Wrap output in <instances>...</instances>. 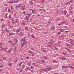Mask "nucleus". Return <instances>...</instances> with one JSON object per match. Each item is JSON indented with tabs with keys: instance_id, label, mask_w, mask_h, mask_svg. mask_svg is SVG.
Instances as JSON below:
<instances>
[{
	"instance_id": "nucleus-1",
	"label": "nucleus",
	"mask_w": 74,
	"mask_h": 74,
	"mask_svg": "<svg viewBox=\"0 0 74 74\" xmlns=\"http://www.w3.org/2000/svg\"><path fill=\"white\" fill-rule=\"evenodd\" d=\"M26 44H27V41H26V38H25L23 43L22 44L21 47H23L24 45H25Z\"/></svg>"
},
{
	"instance_id": "nucleus-2",
	"label": "nucleus",
	"mask_w": 74,
	"mask_h": 74,
	"mask_svg": "<svg viewBox=\"0 0 74 74\" xmlns=\"http://www.w3.org/2000/svg\"><path fill=\"white\" fill-rule=\"evenodd\" d=\"M22 31V30L20 28H18L17 29V30H16V33L17 34H18L19 33V32H21Z\"/></svg>"
},
{
	"instance_id": "nucleus-3",
	"label": "nucleus",
	"mask_w": 74,
	"mask_h": 74,
	"mask_svg": "<svg viewBox=\"0 0 74 74\" xmlns=\"http://www.w3.org/2000/svg\"><path fill=\"white\" fill-rule=\"evenodd\" d=\"M51 41H52L49 42L48 43L49 44H50V45H52V44H53V43H54V42H53V40H51Z\"/></svg>"
},
{
	"instance_id": "nucleus-4",
	"label": "nucleus",
	"mask_w": 74,
	"mask_h": 74,
	"mask_svg": "<svg viewBox=\"0 0 74 74\" xmlns=\"http://www.w3.org/2000/svg\"><path fill=\"white\" fill-rule=\"evenodd\" d=\"M18 35H19V36H21V37H22V36H23L24 35V34L22 32H21L18 34Z\"/></svg>"
},
{
	"instance_id": "nucleus-5",
	"label": "nucleus",
	"mask_w": 74,
	"mask_h": 74,
	"mask_svg": "<svg viewBox=\"0 0 74 74\" xmlns=\"http://www.w3.org/2000/svg\"><path fill=\"white\" fill-rule=\"evenodd\" d=\"M13 1V3H19V1L18 0H17V1L14 0Z\"/></svg>"
},
{
	"instance_id": "nucleus-6",
	"label": "nucleus",
	"mask_w": 74,
	"mask_h": 74,
	"mask_svg": "<svg viewBox=\"0 0 74 74\" xmlns=\"http://www.w3.org/2000/svg\"><path fill=\"white\" fill-rule=\"evenodd\" d=\"M17 8H19V7H22V5H21L19 4L18 5H17Z\"/></svg>"
},
{
	"instance_id": "nucleus-7",
	"label": "nucleus",
	"mask_w": 74,
	"mask_h": 74,
	"mask_svg": "<svg viewBox=\"0 0 74 74\" xmlns=\"http://www.w3.org/2000/svg\"><path fill=\"white\" fill-rule=\"evenodd\" d=\"M25 19L27 20V21H29V18H28V16H25Z\"/></svg>"
},
{
	"instance_id": "nucleus-8",
	"label": "nucleus",
	"mask_w": 74,
	"mask_h": 74,
	"mask_svg": "<svg viewBox=\"0 0 74 74\" xmlns=\"http://www.w3.org/2000/svg\"><path fill=\"white\" fill-rule=\"evenodd\" d=\"M55 27L53 26L51 28V30H55Z\"/></svg>"
},
{
	"instance_id": "nucleus-9",
	"label": "nucleus",
	"mask_w": 74,
	"mask_h": 74,
	"mask_svg": "<svg viewBox=\"0 0 74 74\" xmlns=\"http://www.w3.org/2000/svg\"><path fill=\"white\" fill-rule=\"evenodd\" d=\"M70 4V2L69 1V2L66 3L65 4V5H67Z\"/></svg>"
},
{
	"instance_id": "nucleus-10",
	"label": "nucleus",
	"mask_w": 74,
	"mask_h": 74,
	"mask_svg": "<svg viewBox=\"0 0 74 74\" xmlns=\"http://www.w3.org/2000/svg\"><path fill=\"white\" fill-rule=\"evenodd\" d=\"M51 70V68H47V71H50V70Z\"/></svg>"
},
{
	"instance_id": "nucleus-11",
	"label": "nucleus",
	"mask_w": 74,
	"mask_h": 74,
	"mask_svg": "<svg viewBox=\"0 0 74 74\" xmlns=\"http://www.w3.org/2000/svg\"><path fill=\"white\" fill-rule=\"evenodd\" d=\"M70 14L71 15H73V12L71 11H70Z\"/></svg>"
},
{
	"instance_id": "nucleus-12",
	"label": "nucleus",
	"mask_w": 74,
	"mask_h": 74,
	"mask_svg": "<svg viewBox=\"0 0 74 74\" xmlns=\"http://www.w3.org/2000/svg\"><path fill=\"white\" fill-rule=\"evenodd\" d=\"M25 70H30V68H29V67L28 66L25 69Z\"/></svg>"
},
{
	"instance_id": "nucleus-13",
	"label": "nucleus",
	"mask_w": 74,
	"mask_h": 74,
	"mask_svg": "<svg viewBox=\"0 0 74 74\" xmlns=\"http://www.w3.org/2000/svg\"><path fill=\"white\" fill-rule=\"evenodd\" d=\"M69 10H70V11L73 10V7H72V6H70V7Z\"/></svg>"
},
{
	"instance_id": "nucleus-14",
	"label": "nucleus",
	"mask_w": 74,
	"mask_h": 74,
	"mask_svg": "<svg viewBox=\"0 0 74 74\" xmlns=\"http://www.w3.org/2000/svg\"><path fill=\"white\" fill-rule=\"evenodd\" d=\"M60 59H61V60H66V58H60Z\"/></svg>"
},
{
	"instance_id": "nucleus-15",
	"label": "nucleus",
	"mask_w": 74,
	"mask_h": 74,
	"mask_svg": "<svg viewBox=\"0 0 74 74\" xmlns=\"http://www.w3.org/2000/svg\"><path fill=\"white\" fill-rule=\"evenodd\" d=\"M2 49H3V51H6V50L7 49V48H2Z\"/></svg>"
},
{
	"instance_id": "nucleus-16",
	"label": "nucleus",
	"mask_w": 74,
	"mask_h": 74,
	"mask_svg": "<svg viewBox=\"0 0 74 74\" xmlns=\"http://www.w3.org/2000/svg\"><path fill=\"white\" fill-rule=\"evenodd\" d=\"M45 70V69H40V71H44Z\"/></svg>"
},
{
	"instance_id": "nucleus-17",
	"label": "nucleus",
	"mask_w": 74,
	"mask_h": 74,
	"mask_svg": "<svg viewBox=\"0 0 74 74\" xmlns=\"http://www.w3.org/2000/svg\"><path fill=\"white\" fill-rule=\"evenodd\" d=\"M14 40L16 41V43H17V42H18V40H17V39H16V38H14Z\"/></svg>"
},
{
	"instance_id": "nucleus-18",
	"label": "nucleus",
	"mask_w": 74,
	"mask_h": 74,
	"mask_svg": "<svg viewBox=\"0 0 74 74\" xmlns=\"http://www.w3.org/2000/svg\"><path fill=\"white\" fill-rule=\"evenodd\" d=\"M67 66H62V68H63V69H64V68H67Z\"/></svg>"
},
{
	"instance_id": "nucleus-19",
	"label": "nucleus",
	"mask_w": 74,
	"mask_h": 74,
	"mask_svg": "<svg viewBox=\"0 0 74 74\" xmlns=\"http://www.w3.org/2000/svg\"><path fill=\"white\" fill-rule=\"evenodd\" d=\"M25 30H28V27H25Z\"/></svg>"
},
{
	"instance_id": "nucleus-20",
	"label": "nucleus",
	"mask_w": 74,
	"mask_h": 74,
	"mask_svg": "<svg viewBox=\"0 0 74 74\" xmlns=\"http://www.w3.org/2000/svg\"><path fill=\"white\" fill-rule=\"evenodd\" d=\"M24 62H21L20 63V64L19 65V66H21V65H22V64Z\"/></svg>"
},
{
	"instance_id": "nucleus-21",
	"label": "nucleus",
	"mask_w": 74,
	"mask_h": 74,
	"mask_svg": "<svg viewBox=\"0 0 74 74\" xmlns=\"http://www.w3.org/2000/svg\"><path fill=\"white\" fill-rule=\"evenodd\" d=\"M27 15H28V16H31V15H32V14H26Z\"/></svg>"
},
{
	"instance_id": "nucleus-22",
	"label": "nucleus",
	"mask_w": 74,
	"mask_h": 74,
	"mask_svg": "<svg viewBox=\"0 0 74 74\" xmlns=\"http://www.w3.org/2000/svg\"><path fill=\"white\" fill-rule=\"evenodd\" d=\"M12 63L9 64H8L9 66H12Z\"/></svg>"
},
{
	"instance_id": "nucleus-23",
	"label": "nucleus",
	"mask_w": 74,
	"mask_h": 74,
	"mask_svg": "<svg viewBox=\"0 0 74 74\" xmlns=\"http://www.w3.org/2000/svg\"><path fill=\"white\" fill-rule=\"evenodd\" d=\"M11 15H9L8 16V19H11Z\"/></svg>"
},
{
	"instance_id": "nucleus-24",
	"label": "nucleus",
	"mask_w": 74,
	"mask_h": 74,
	"mask_svg": "<svg viewBox=\"0 0 74 74\" xmlns=\"http://www.w3.org/2000/svg\"><path fill=\"white\" fill-rule=\"evenodd\" d=\"M3 65H1L0 66V68H3Z\"/></svg>"
},
{
	"instance_id": "nucleus-25",
	"label": "nucleus",
	"mask_w": 74,
	"mask_h": 74,
	"mask_svg": "<svg viewBox=\"0 0 74 74\" xmlns=\"http://www.w3.org/2000/svg\"><path fill=\"white\" fill-rule=\"evenodd\" d=\"M11 21H12V22H14V19H13V18H11Z\"/></svg>"
},
{
	"instance_id": "nucleus-26",
	"label": "nucleus",
	"mask_w": 74,
	"mask_h": 74,
	"mask_svg": "<svg viewBox=\"0 0 74 74\" xmlns=\"http://www.w3.org/2000/svg\"><path fill=\"white\" fill-rule=\"evenodd\" d=\"M60 37H61V38H64V35H62Z\"/></svg>"
},
{
	"instance_id": "nucleus-27",
	"label": "nucleus",
	"mask_w": 74,
	"mask_h": 74,
	"mask_svg": "<svg viewBox=\"0 0 74 74\" xmlns=\"http://www.w3.org/2000/svg\"><path fill=\"white\" fill-rule=\"evenodd\" d=\"M8 3H11L12 4H13V1H9Z\"/></svg>"
},
{
	"instance_id": "nucleus-28",
	"label": "nucleus",
	"mask_w": 74,
	"mask_h": 74,
	"mask_svg": "<svg viewBox=\"0 0 74 74\" xmlns=\"http://www.w3.org/2000/svg\"><path fill=\"white\" fill-rule=\"evenodd\" d=\"M30 71H31L32 73H34V71L32 70H30Z\"/></svg>"
},
{
	"instance_id": "nucleus-29",
	"label": "nucleus",
	"mask_w": 74,
	"mask_h": 74,
	"mask_svg": "<svg viewBox=\"0 0 74 74\" xmlns=\"http://www.w3.org/2000/svg\"><path fill=\"white\" fill-rule=\"evenodd\" d=\"M30 3H31V5H33V2L31 1L30 2Z\"/></svg>"
},
{
	"instance_id": "nucleus-30",
	"label": "nucleus",
	"mask_w": 74,
	"mask_h": 74,
	"mask_svg": "<svg viewBox=\"0 0 74 74\" xmlns=\"http://www.w3.org/2000/svg\"><path fill=\"white\" fill-rule=\"evenodd\" d=\"M32 38H35V37L34 36V35H32Z\"/></svg>"
},
{
	"instance_id": "nucleus-31",
	"label": "nucleus",
	"mask_w": 74,
	"mask_h": 74,
	"mask_svg": "<svg viewBox=\"0 0 74 74\" xmlns=\"http://www.w3.org/2000/svg\"><path fill=\"white\" fill-rule=\"evenodd\" d=\"M44 58L46 59H47V56H44Z\"/></svg>"
},
{
	"instance_id": "nucleus-32",
	"label": "nucleus",
	"mask_w": 74,
	"mask_h": 74,
	"mask_svg": "<svg viewBox=\"0 0 74 74\" xmlns=\"http://www.w3.org/2000/svg\"><path fill=\"white\" fill-rule=\"evenodd\" d=\"M29 52L30 53H33V52L31 51L30 50H29Z\"/></svg>"
},
{
	"instance_id": "nucleus-33",
	"label": "nucleus",
	"mask_w": 74,
	"mask_h": 74,
	"mask_svg": "<svg viewBox=\"0 0 74 74\" xmlns=\"http://www.w3.org/2000/svg\"><path fill=\"white\" fill-rule=\"evenodd\" d=\"M60 30L61 32H63V29H60Z\"/></svg>"
},
{
	"instance_id": "nucleus-34",
	"label": "nucleus",
	"mask_w": 74,
	"mask_h": 74,
	"mask_svg": "<svg viewBox=\"0 0 74 74\" xmlns=\"http://www.w3.org/2000/svg\"><path fill=\"white\" fill-rule=\"evenodd\" d=\"M8 12H10V13L11 12V10H10V9H8Z\"/></svg>"
},
{
	"instance_id": "nucleus-35",
	"label": "nucleus",
	"mask_w": 74,
	"mask_h": 74,
	"mask_svg": "<svg viewBox=\"0 0 74 74\" xmlns=\"http://www.w3.org/2000/svg\"><path fill=\"white\" fill-rule=\"evenodd\" d=\"M42 63H45V61L44 60H42Z\"/></svg>"
},
{
	"instance_id": "nucleus-36",
	"label": "nucleus",
	"mask_w": 74,
	"mask_h": 74,
	"mask_svg": "<svg viewBox=\"0 0 74 74\" xmlns=\"http://www.w3.org/2000/svg\"><path fill=\"white\" fill-rule=\"evenodd\" d=\"M47 47H48V48H49V47H51V46H50V45H47Z\"/></svg>"
},
{
	"instance_id": "nucleus-37",
	"label": "nucleus",
	"mask_w": 74,
	"mask_h": 74,
	"mask_svg": "<svg viewBox=\"0 0 74 74\" xmlns=\"http://www.w3.org/2000/svg\"><path fill=\"white\" fill-rule=\"evenodd\" d=\"M31 69H34V67H33V66H31Z\"/></svg>"
},
{
	"instance_id": "nucleus-38",
	"label": "nucleus",
	"mask_w": 74,
	"mask_h": 74,
	"mask_svg": "<svg viewBox=\"0 0 74 74\" xmlns=\"http://www.w3.org/2000/svg\"><path fill=\"white\" fill-rule=\"evenodd\" d=\"M16 47H14V51H16Z\"/></svg>"
},
{
	"instance_id": "nucleus-39",
	"label": "nucleus",
	"mask_w": 74,
	"mask_h": 74,
	"mask_svg": "<svg viewBox=\"0 0 74 74\" xmlns=\"http://www.w3.org/2000/svg\"><path fill=\"white\" fill-rule=\"evenodd\" d=\"M70 68H71V69H74V68L71 66H70Z\"/></svg>"
},
{
	"instance_id": "nucleus-40",
	"label": "nucleus",
	"mask_w": 74,
	"mask_h": 74,
	"mask_svg": "<svg viewBox=\"0 0 74 74\" xmlns=\"http://www.w3.org/2000/svg\"><path fill=\"white\" fill-rule=\"evenodd\" d=\"M10 36H14V34H12H12H10Z\"/></svg>"
},
{
	"instance_id": "nucleus-41",
	"label": "nucleus",
	"mask_w": 74,
	"mask_h": 74,
	"mask_svg": "<svg viewBox=\"0 0 74 74\" xmlns=\"http://www.w3.org/2000/svg\"><path fill=\"white\" fill-rule=\"evenodd\" d=\"M31 50H32V51H34V49L33 48H32L31 49Z\"/></svg>"
},
{
	"instance_id": "nucleus-42",
	"label": "nucleus",
	"mask_w": 74,
	"mask_h": 74,
	"mask_svg": "<svg viewBox=\"0 0 74 74\" xmlns=\"http://www.w3.org/2000/svg\"><path fill=\"white\" fill-rule=\"evenodd\" d=\"M3 60H5V59H6V57L3 58Z\"/></svg>"
},
{
	"instance_id": "nucleus-43",
	"label": "nucleus",
	"mask_w": 74,
	"mask_h": 74,
	"mask_svg": "<svg viewBox=\"0 0 74 74\" xmlns=\"http://www.w3.org/2000/svg\"><path fill=\"white\" fill-rule=\"evenodd\" d=\"M11 9L12 10H13V7L12 6H11Z\"/></svg>"
},
{
	"instance_id": "nucleus-44",
	"label": "nucleus",
	"mask_w": 74,
	"mask_h": 74,
	"mask_svg": "<svg viewBox=\"0 0 74 74\" xmlns=\"http://www.w3.org/2000/svg\"><path fill=\"white\" fill-rule=\"evenodd\" d=\"M70 3V2L71 3H73V0H72L71 1H69Z\"/></svg>"
},
{
	"instance_id": "nucleus-45",
	"label": "nucleus",
	"mask_w": 74,
	"mask_h": 74,
	"mask_svg": "<svg viewBox=\"0 0 74 74\" xmlns=\"http://www.w3.org/2000/svg\"><path fill=\"white\" fill-rule=\"evenodd\" d=\"M33 12H36V10H33Z\"/></svg>"
},
{
	"instance_id": "nucleus-46",
	"label": "nucleus",
	"mask_w": 74,
	"mask_h": 74,
	"mask_svg": "<svg viewBox=\"0 0 74 74\" xmlns=\"http://www.w3.org/2000/svg\"><path fill=\"white\" fill-rule=\"evenodd\" d=\"M26 58L28 60L29 58V57H26Z\"/></svg>"
},
{
	"instance_id": "nucleus-47",
	"label": "nucleus",
	"mask_w": 74,
	"mask_h": 74,
	"mask_svg": "<svg viewBox=\"0 0 74 74\" xmlns=\"http://www.w3.org/2000/svg\"><path fill=\"white\" fill-rule=\"evenodd\" d=\"M58 44H60V43H61V42L60 41H58Z\"/></svg>"
},
{
	"instance_id": "nucleus-48",
	"label": "nucleus",
	"mask_w": 74,
	"mask_h": 74,
	"mask_svg": "<svg viewBox=\"0 0 74 74\" xmlns=\"http://www.w3.org/2000/svg\"><path fill=\"white\" fill-rule=\"evenodd\" d=\"M5 29L6 30V31L7 32H8V30H7V28H5Z\"/></svg>"
},
{
	"instance_id": "nucleus-49",
	"label": "nucleus",
	"mask_w": 74,
	"mask_h": 74,
	"mask_svg": "<svg viewBox=\"0 0 74 74\" xmlns=\"http://www.w3.org/2000/svg\"><path fill=\"white\" fill-rule=\"evenodd\" d=\"M23 14H26V12H25V11L23 12Z\"/></svg>"
},
{
	"instance_id": "nucleus-50",
	"label": "nucleus",
	"mask_w": 74,
	"mask_h": 74,
	"mask_svg": "<svg viewBox=\"0 0 74 74\" xmlns=\"http://www.w3.org/2000/svg\"><path fill=\"white\" fill-rule=\"evenodd\" d=\"M66 49V50H67V51H69V49H67V48H65Z\"/></svg>"
},
{
	"instance_id": "nucleus-51",
	"label": "nucleus",
	"mask_w": 74,
	"mask_h": 74,
	"mask_svg": "<svg viewBox=\"0 0 74 74\" xmlns=\"http://www.w3.org/2000/svg\"><path fill=\"white\" fill-rule=\"evenodd\" d=\"M16 42H15V43H14L13 44V45H16Z\"/></svg>"
},
{
	"instance_id": "nucleus-52",
	"label": "nucleus",
	"mask_w": 74,
	"mask_h": 74,
	"mask_svg": "<svg viewBox=\"0 0 74 74\" xmlns=\"http://www.w3.org/2000/svg\"><path fill=\"white\" fill-rule=\"evenodd\" d=\"M4 27H5V25H3L2 26V28H3Z\"/></svg>"
},
{
	"instance_id": "nucleus-53",
	"label": "nucleus",
	"mask_w": 74,
	"mask_h": 74,
	"mask_svg": "<svg viewBox=\"0 0 74 74\" xmlns=\"http://www.w3.org/2000/svg\"><path fill=\"white\" fill-rule=\"evenodd\" d=\"M11 58H10L9 59V61H11Z\"/></svg>"
},
{
	"instance_id": "nucleus-54",
	"label": "nucleus",
	"mask_w": 74,
	"mask_h": 74,
	"mask_svg": "<svg viewBox=\"0 0 74 74\" xmlns=\"http://www.w3.org/2000/svg\"><path fill=\"white\" fill-rule=\"evenodd\" d=\"M11 52V51L10 50H9V51H8V53H10Z\"/></svg>"
},
{
	"instance_id": "nucleus-55",
	"label": "nucleus",
	"mask_w": 74,
	"mask_h": 74,
	"mask_svg": "<svg viewBox=\"0 0 74 74\" xmlns=\"http://www.w3.org/2000/svg\"><path fill=\"white\" fill-rule=\"evenodd\" d=\"M22 69H25V66H23L22 67Z\"/></svg>"
},
{
	"instance_id": "nucleus-56",
	"label": "nucleus",
	"mask_w": 74,
	"mask_h": 74,
	"mask_svg": "<svg viewBox=\"0 0 74 74\" xmlns=\"http://www.w3.org/2000/svg\"><path fill=\"white\" fill-rule=\"evenodd\" d=\"M21 10H25V8H22Z\"/></svg>"
},
{
	"instance_id": "nucleus-57",
	"label": "nucleus",
	"mask_w": 74,
	"mask_h": 74,
	"mask_svg": "<svg viewBox=\"0 0 74 74\" xmlns=\"http://www.w3.org/2000/svg\"><path fill=\"white\" fill-rule=\"evenodd\" d=\"M69 31H65L64 32V33H68Z\"/></svg>"
},
{
	"instance_id": "nucleus-58",
	"label": "nucleus",
	"mask_w": 74,
	"mask_h": 74,
	"mask_svg": "<svg viewBox=\"0 0 74 74\" xmlns=\"http://www.w3.org/2000/svg\"><path fill=\"white\" fill-rule=\"evenodd\" d=\"M58 34H61V32H58Z\"/></svg>"
},
{
	"instance_id": "nucleus-59",
	"label": "nucleus",
	"mask_w": 74,
	"mask_h": 74,
	"mask_svg": "<svg viewBox=\"0 0 74 74\" xmlns=\"http://www.w3.org/2000/svg\"><path fill=\"white\" fill-rule=\"evenodd\" d=\"M55 49H56V50H58V48H57L56 47H55Z\"/></svg>"
},
{
	"instance_id": "nucleus-60",
	"label": "nucleus",
	"mask_w": 74,
	"mask_h": 74,
	"mask_svg": "<svg viewBox=\"0 0 74 74\" xmlns=\"http://www.w3.org/2000/svg\"><path fill=\"white\" fill-rule=\"evenodd\" d=\"M23 39H21V41H23Z\"/></svg>"
},
{
	"instance_id": "nucleus-61",
	"label": "nucleus",
	"mask_w": 74,
	"mask_h": 74,
	"mask_svg": "<svg viewBox=\"0 0 74 74\" xmlns=\"http://www.w3.org/2000/svg\"><path fill=\"white\" fill-rule=\"evenodd\" d=\"M67 46H69V47H70V45H69L68 44H67Z\"/></svg>"
},
{
	"instance_id": "nucleus-62",
	"label": "nucleus",
	"mask_w": 74,
	"mask_h": 74,
	"mask_svg": "<svg viewBox=\"0 0 74 74\" xmlns=\"http://www.w3.org/2000/svg\"><path fill=\"white\" fill-rule=\"evenodd\" d=\"M58 25H59V26H60V25H61V24H60V23H58Z\"/></svg>"
},
{
	"instance_id": "nucleus-63",
	"label": "nucleus",
	"mask_w": 74,
	"mask_h": 74,
	"mask_svg": "<svg viewBox=\"0 0 74 74\" xmlns=\"http://www.w3.org/2000/svg\"><path fill=\"white\" fill-rule=\"evenodd\" d=\"M63 55H66V53H63Z\"/></svg>"
},
{
	"instance_id": "nucleus-64",
	"label": "nucleus",
	"mask_w": 74,
	"mask_h": 74,
	"mask_svg": "<svg viewBox=\"0 0 74 74\" xmlns=\"http://www.w3.org/2000/svg\"><path fill=\"white\" fill-rule=\"evenodd\" d=\"M22 24H23V25H25V23H22Z\"/></svg>"
}]
</instances>
